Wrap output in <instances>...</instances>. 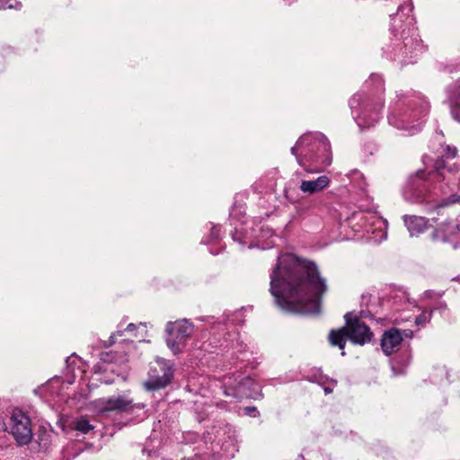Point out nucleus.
Returning <instances> with one entry per match:
<instances>
[{"label":"nucleus","mask_w":460,"mask_h":460,"mask_svg":"<svg viewBox=\"0 0 460 460\" xmlns=\"http://www.w3.org/2000/svg\"><path fill=\"white\" fill-rule=\"evenodd\" d=\"M270 278V293L281 310L301 314L319 312L328 288L314 261L283 253Z\"/></svg>","instance_id":"1"},{"label":"nucleus","mask_w":460,"mask_h":460,"mask_svg":"<svg viewBox=\"0 0 460 460\" xmlns=\"http://www.w3.org/2000/svg\"><path fill=\"white\" fill-rule=\"evenodd\" d=\"M412 11V3L407 2L400 4L397 12L390 15V32L393 37L390 43L382 48L384 56L401 66L415 63L416 58L425 50L416 33Z\"/></svg>","instance_id":"2"},{"label":"nucleus","mask_w":460,"mask_h":460,"mask_svg":"<svg viewBox=\"0 0 460 460\" xmlns=\"http://www.w3.org/2000/svg\"><path fill=\"white\" fill-rule=\"evenodd\" d=\"M429 108V102L420 93H397L389 107L388 123L407 135L413 136L421 131Z\"/></svg>","instance_id":"3"},{"label":"nucleus","mask_w":460,"mask_h":460,"mask_svg":"<svg viewBox=\"0 0 460 460\" xmlns=\"http://www.w3.org/2000/svg\"><path fill=\"white\" fill-rule=\"evenodd\" d=\"M385 83L378 75L372 74L360 91L349 101L354 120L361 128L374 127L381 119L384 107Z\"/></svg>","instance_id":"4"},{"label":"nucleus","mask_w":460,"mask_h":460,"mask_svg":"<svg viewBox=\"0 0 460 460\" xmlns=\"http://www.w3.org/2000/svg\"><path fill=\"white\" fill-rule=\"evenodd\" d=\"M291 154L305 172H323L332 162L331 143L321 132L302 135L291 148Z\"/></svg>","instance_id":"5"},{"label":"nucleus","mask_w":460,"mask_h":460,"mask_svg":"<svg viewBox=\"0 0 460 460\" xmlns=\"http://www.w3.org/2000/svg\"><path fill=\"white\" fill-rule=\"evenodd\" d=\"M174 369L169 361L156 358L150 364L144 386L147 391H158L168 386L173 378Z\"/></svg>","instance_id":"6"},{"label":"nucleus","mask_w":460,"mask_h":460,"mask_svg":"<svg viewBox=\"0 0 460 460\" xmlns=\"http://www.w3.org/2000/svg\"><path fill=\"white\" fill-rule=\"evenodd\" d=\"M193 330V323L187 319L167 323L165 329L167 332L166 344L173 354H178L182 350Z\"/></svg>","instance_id":"7"},{"label":"nucleus","mask_w":460,"mask_h":460,"mask_svg":"<svg viewBox=\"0 0 460 460\" xmlns=\"http://www.w3.org/2000/svg\"><path fill=\"white\" fill-rule=\"evenodd\" d=\"M11 433L18 445H28L32 439L31 418L20 409H14L10 419Z\"/></svg>","instance_id":"8"},{"label":"nucleus","mask_w":460,"mask_h":460,"mask_svg":"<svg viewBox=\"0 0 460 460\" xmlns=\"http://www.w3.org/2000/svg\"><path fill=\"white\" fill-rule=\"evenodd\" d=\"M345 327L348 328L347 334L349 340L356 345L363 346L369 343L373 339V332L368 325H367L358 316H351V313L344 315Z\"/></svg>","instance_id":"9"},{"label":"nucleus","mask_w":460,"mask_h":460,"mask_svg":"<svg viewBox=\"0 0 460 460\" xmlns=\"http://www.w3.org/2000/svg\"><path fill=\"white\" fill-rule=\"evenodd\" d=\"M425 174H411L404 187V199L411 203H421L428 192Z\"/></svg>","instance_id":"10"},{"label":"nucleus","mask_w":460,"mask_h":460,"mask_svg":"<svg viewBox=\"0 0 460 460\" xmlns=\"http://www.w3.org/2000/svg\"><path fill=\"white\" fill-rule=\"evenodd\" d=\"M423 169H418L415 172H440L443 169H447L448 172H457L460 171V162L445 160L438 157L434 159L429 155L422 156Z\"/></svg>","instance_id":"11"},{"label":"nucleus","mask_w":460,"mask_h":460,"mask_svg":"<svg viewBox=\"0 0 460 460\" xmlns=\"http://www.w3.org/2000/svg\"><path fill=\"white\" fill-rule=\"evenodd\" d=\"M144 408L145 404L134 403L133 400L126 395H117L107 398L103 407L105 411H116L127 413H133L136 410H143Z\"/></svg>","instance_id":"12"},{"label":"nucleus","mask_w":460,"mask_h":460,"mask_svg":"<svg viewBox=\"0 0 460 460\" xmlns=\"http://www.w3.org/2000/svg\"><path fill=\"white\" fill-rule=\"evenodd\" d=\"M402 341V337L399 330L391 328L383 333L380 345L384 353L389 356L399 349Z\"/></svg>","instance_id":"13"},{"label":"nucleus","mask_w":460,"mask_h":460,"mask_svg":"<svg viewBox=\"0 0 460 460\" xmlns=\"http://www.w3.org/2000/svg\"><path fill=\"white\" fill-rule=\"evenodd\" d=\"M446 93L451 115L456 121L460 123V79L448 85Z\"/></svg>","instance_id":"14"},{"label":"nucleus","mask_w":460,"mask_h":460,"mask_svg":"<svg viewBox=\"0 0 460 460\" xmlns=\"http://www.w3.org/2000/svg\"><path fill=\"white\" fill-rule=\"evenodd\" d=\"M403 222L411 236L424 233L429 226V219L424 217L405 215Z\"/></svg>","instance_id":"15"},{"label":"nucleus","mask_w":460,"mask_h":460,"mask_svg":"<svg viewBox=\"0 0 460 460\" xmlns=\"http://www.w3.org/2000/svg\"><path fill=\"white\" fill-rule=\"evenodd\" d=\"M308 380L321 385L325 394L332 393L337 385L336 380L324 375L321 368H313L308 375Z\"/></svg>","instance_id":"16"},{"label":"nucleus","mask_w":460,"mask_h":460,"mask_svg":"<svg viewBox=\"0 0 460 460\" xmlns=\"http://www.w3.org/2000/svg\"><path fill=\"white\" fill-rule=\"evenodd\" d=\"M237 389L243 396L248 398L257 399L261 395V385L250 376L243 377L239 381Z\"/></svg>","instance_id":"17"},{"label":"nucleus","mask_w":460,"mask_h":460,"mask_svg":"<svg viewBox=\"0 0 460 460\" xmlns=\"http://www.w3.org/2000/svg\"><path fill=\"white\" fill-rule=\"evenodd\" d=\"M229 222L231 226H234V229L231 233L232 239L241 244L249 243L253 235L247 231L243 223L239 226L235 225L234 209L230 212Z\"/></svg>","instance_id":"18"},{"label":"nucleus","mask_w":460,"mask_h":460,"mask_svg":"<svg viewBox=\"0 0 460 460\" xmlns=\"http://www.w3.org/2000/svg\"><path fill=\"white\" fill-rule=\"evenodd\" d=\"M330 179L326 175H321L315 180L303 181L300 190L308 194L317 193L328 187Z\"/></svg>","instance_id":"19"},{"label":"nucleus","mask_w":460,"mask_h":460,"mask_svg":"<svg viewBox=\"0 0 460 460\" xmlns=\"http://www.w3.org/2000/svg\"><path fill=\"white\" fill-rule=\"evenodd\" d=\"M348 328L344 326L335 330H331L329 333V341L332 346L338 347L340 349H341V356H345V346L347 343V340H349L348 334H347Z\"/></svg>","instance_id":"20"},{"label":"nucleus","mask_w":460,"mask_h":460,"mask_svg":"<svg viewBox=\"0 0 460 460\" xmlns=\"http://www.w3.org/2000/svg\"><path fill=\"white\" fill-rule=\"evenodd\" d=\"M457 228L456 225H445L442 227L436 228L432 232L433 241H441L444 243L450 241V234H453Z\"/></svg>","instance_id":"21"},{"label":"nucleus","mask_w":460,"mask_h":460,"mask_svg":"<svg viewBox=\"0 0 460 460\" xmlns=\"http://www.w3.org/2000/svg\"><path fill=\"white\" fill-rule=\"evenodd\" d=\"M457 203H460V192L458 191L442 198L436 203V208H446Z\"/></svg>","instance_id":"22"},{"label":"nucleus","mask_w":460,"mask_h":460,"mask_svg":"<svg viewBox=\"0 0 460 460\" xmlns=\"http://www.w3.org/2000/svg\"><path fill=\"white\" fill-rule=\"evenodd\" d=\"M74 429L83 434H87L93 429V426L90 423L88 419L81 417L74 422Z\"/></svg>","instance_id":"23"},{"label":"nucleus","mask_w":460,"mask_h":460,"mask_svg":"<svg viewBox=\"0 0 460 460\" xmlns=\"http://www.w3.org/2000/svg\"><path fill=\"white\" fill-rule=\"evenodd\" d=\"M432 317L431 310H424L420 314H419L415 318V323L417 325H424L429 323Z\"/></svg>","instance_id":"24"},{"label":"nucleus","mask_w":460,"mask_h":460,"mask_svg":"<svg viewBox=\"0 0 460 460\" xmlns=\"http://www.w3.org/2000/svg\"><path fill=\"white\" fill-rule=\"evenodd\" d=\"M441 148H442V151H441L442 155L443 156L445 155L447 160H452L453 158L456 157V155L457 154V149L455 146H441Z\"/></svg>","instance_id":"25"},{"label":"nucleus","mask_w":460,"mask_h":460,"mask_svg":"<svg viewBox=\"0 0 460 460\" xmlns=\"http://www.w3.org/2000/svg\"><path fill=\"white\" fill-rule=\"evenodd\" d=\"M21 6V3L18 1L13 2V0H0V10L5 9H18Z\"/></svg>","instance_id":"26"},{"label":"nucleus","mask_w":460,"mask_h":460,"mask_svg":"<svg viewBox=\"0 0 460 460\" xmlns=\"http://www.w3.org/2000/svg\"><path fill=\"white\" fill-rule=\"evenodd\" d=\"M209 237L211 242L219 240L222 237L221 226H212Z\"/></svg>","instance_id":"27"},{"label":"nucleus","mask_w":460,"mask_h":460,"mask_svg":"<svg viewBox=\"0 0 460 460\" xmlns=\"http://www.w3.org/2000/svg\"><path fill=\"white\" fill-rule=\"evenodd\" d=\"M100 358L103 362L112 363L116 360V355L112 351L102 352Z\"/></svg>","instance_id":"28"},{"label":"nucleus","mask_w":460,"mask_h":460,"mask_svg":"<svg viewBox=\"0 0 460 460\" xmlns=\"http://www.w3.org/2000/svg\"><path fill=\"white\" fill-rule=\"evenodd\" d=\"M244 411H245V413L250 415V416H254L255 417L256 416L255 413H258V411H257L256 407H254V406L246 407L244 409Z\"/></svg>","instance_id":"29"},{"label":"nucleus","mask_w":460,"mask_h":460,"mask_svg":"<svg viewBox=\"0 0 460 460\" xmlns=\"http://www.w3.org/2000/svg\"><path fill=\"white\" fill-rule=\"evenodd\" d=\"M124 331H118L116 333H112L109 339L110 342L109 345H112L115 343V336L119 335L121 336L123 334Z\"/></svg>","instance_id":"30"},{"label":"nucleus","mask_w":460,"mask_h":460,"mask_svg":"<svg viewBox=\"0 0 460 460\" xmlns=\"http://www.w3.org/2000/svg\"><path fill=\"white\" fill-rule=\"evenodd\" d=\"M137 329V326L134 323L128 324L126 331L133 332Z\"/></svg>","instance_id":"31"},{"label":"nucleus","mask_w":460,"mask_h":460,"mask_svg":"<svg viewBox=\"0 0 460 460\" xmlns=\"http://www.w3.org/2000/svg\"><path fill=\"white\" fill-rule=\"evenodd\" d=\"M398 291L402 294V296L403 298L407 299V297H406L407 294H406V292L404 290L399 289Z\"/></svg>","instance_id":"32"},{"label":"nucleus","mask_w":460,"mask_h":460,"mask_svg":"<svg viewBox=\"0 0 460 460\" xmlns=\"http://www.w3.org/2000/svg\"><path fill=\"white\" fill-rule=\"evenodd\" d=\"M181 460H194L193 458H189V457H183L181 458Z\"/></svg>","instance_id":"33"},{"label":"nucleus","mask_w":460,"mask_h":460,"mask_svg":"<svg viewBox=\"0 0 460 460\" xmlns=\"http://www.w3.org/2000/svg\"><path fill=\"white\" fill-rule=\"evenodd\" d=\"M191 435L194 437V438H193V440L195 441V440H196V438H197V434L192 433Z\"/></svg>","instance_id":"34"},{"label":"nucleus","mask_w":460,"mask_h":460,"mask_svg":"<svg viewBox=\"0 0 460 460\" xmlns=\"http://www.w3.org/2000/svg\"><path fill=\"white\" fill-rule=\"evenodd\" d=\"M350 172L356 173L358 172V170H352Z\"/></svg>","instance_id":"35"},{"label":"nucleus","mask_w":460,"mask_h":460,"mask_svg":"<svg viewBox=\"0 0 460 460\" xmlns=\"http://www.w3.org/2000/svg\"><path fill=\"white\" fill-rule=\"evenodd\" d=\"M438 134L443 135L442 131H437Z\"/></svg>","instance_id":"36"}]
</instances>
